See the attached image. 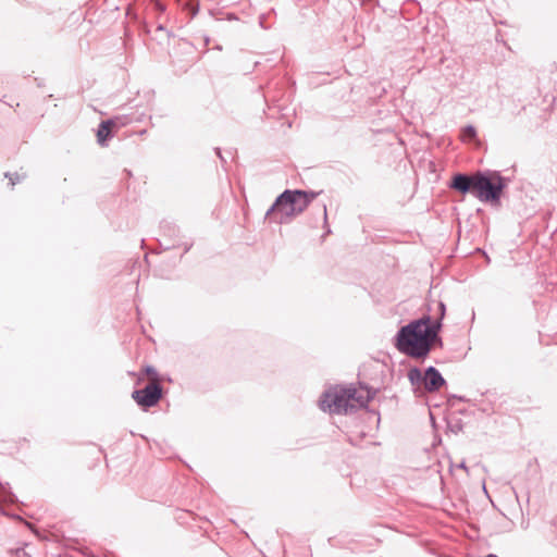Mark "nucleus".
I'll list each match as a JSON object with an SVG mask.
<instances>
[{
	"label": "nucleus",
	"instance_id": "nucleus-12",
	"mask_svg": "<svg viewBox=\"0 0 557 557\" xmlns=\"http://www.w3.org/2000/svg\"><path fill=\"white\" fill-rule=\"evenodd\" d=\"M462 137L465 139H472L475 137V129L471 126L466 127L462 132Z\"/></svg>",
	"mask_w": 557,
	"mask_h": 557
},
{
	"label": "nucleus",
	"instance_id": "nucleus-2",
	"mask_svg": "<svg viewBox=\"0 0 557 557\" xmlns=\"http://www.w3.org/2000/svg\"><path fill=\"white\" fill-rule=\"evenodd\" d=\"M450 186L462 194L470 191L481 201L497 202L505 187V182L496 173L488 176L481 173L472 176L458 174L454 176Z\"/></svg>",
	"mask_w": 557,
	"mask_h": 557
},
{
	"label": "nucleus",
	"instance_id": "nucleus-6",
	"mask_svg": "<svg viewBox=\"0 0 557 557\" xmlns=\"http://www.w3.org/2000/svg\"><path fill=\"white\" fill-rule=\"evenodd\" d=\"M374 392L363 384H359L350 389V407H366L367 404L372 399Z\"/></svg>",
	"mask_w": 557,
	"mask_h": 557
},
{
	"label": "nucleus",
	"instance_id": "nucleus-16",
	"mask_svg": "<svg viewBox=\"0 0 557 557\" xmlns=\"http://www.w3.org/2000/svg\"><path fill=\"white\" fill-rule=\"evenodd\" d=\"M486 557H497V556H496V555H494V554H490V555H487Z\"/></svg>",
	"mask_w": 557,
	"mask_h": 557
},
{
	"label": "nucleus",
	"instance_id": "nucleus-8",
	"mask_svg": "<svg viewBox=\"0 0 557 557\" xmlns=\"http://www.w3.org/2000/svg\"><path fill=\"white\" fill-rule=\"evenodd\" d=\"M121 121L120 117L102 121L98 127L97 139L101 146H106L107 139L111 136L112 127Z\"/></svg>",
	"mask_w": 557,
	"mask_h": 557
},
{
	"label": "nucleus",
	"instance_id": "nucleus-3",
	"mask_svg": "<svg viewBox=\"0 0 557 557\" xmlns=\"http://www.w3.org/2000/svg\"><path fill=\"white\" fill-rule=\"evenodd\" d=\"M315 196V193L286 189L267 210L265 219L278 224L288 223L293 218L304 212Z\"/></svg>",
	"mask_w": 557,
	"mask_h": 557
},
{
	"label": "nucleus",
	"instance_id": "nucleus-14",
	"mask_svg": "<svg viewBox=\"0 0 557 557\" xmlns=\"http://www.w3.org/2000/svg\"><path fill=\"white\" fill-rule=\"evenodd\" d=\"M156 7H157V8H158V10H160V11H164V10H165L164 5H163V4H161L160 2H157V3H156Z\"/></svg>",
	"mask_w": 557,
	"mask_h": 557
},
{
	"label": "nucleus",
	"instance_id": "nucleus-1",
	"mask_svg": "<svg viewBox=\"0 0 557 557\" xmlns=\"http://www.w3.org/2000/svg\"><path fill=\"white\" fill-rule=\"evenodd\" d=\"M445 315V305L433 301L421 319L403 326L396 337L397 349L412 358H425L440 342L438 332Z\"/></svg>",
	"mask_w": 557,
	"mask_h": 557
},
{
	"label": "nucleus",
	"instance_id": "nucleus-10",
	"mask_svg": "<svg viewBox=\"0 0 557 557\" xmlns=\"http://www.w3.org/2000/svg\"><path fill=\"white\" fill-rule=\"evenodd\" d=\"M423 376L424 373H422L419 369L413 368L408 371V379L410 383L417 387H420L423 385Z\"/></svg>",
	"mask_w": 557,
	"mask_h": 557
},
{
	"label": "nucleus",
	"instance_id": "nucleus-4",
	"mask_svg": "<svg viewBox=\"0 0 557 557\" xmlns=\"http://www.w3.org/2000/svg\"><path fill=\"white\" fill-rule=\"evenodd\" d=\"M322 411L335 414H345L348 410V387L335 385L326 388L319 399Z\"/></svg>",
	"mask_w": 557,
	"mask_h": 557
},
{
	"label": "nucleus",
	"instance_id": "nucleus-11",
	"mask_svg": "<svg viewBox=\"0 0 557 557\" xmlns=\"http://www.w3.org/2000/svg\"><path fill=\"white\" fill-rule=\"evenodd\" d=\"M4 176L10 180V183H11L12 186H14L16 183L21 182L24 178V176H21L17 173H13L12 174V173H9V172H7L4 174Z\"/></svg>",
	"mask_w": 557,
	"mask_h": 557
},
{
	"label": "nucleus",
	"instance_id": "nucleus-13",
	"mask_svg": "<svg viewBox=\"0 0 557 557\" xmlns=\"http://www.w3.org/2000/svg\"><path fill=\"white\" fill-rule=\"evenodd\" d=\"M146 372H147L148 374H156V371H154V369H153L152 367H147V368H146Z\"/></svg>",
	"mask_w": 557,
	"mask_h": 557
},
{
	"label": "nucleus",
	"instance_id": "nucleus-5",
	"mask_svg": "<svg viewBox=\"0 0 557 557\" xmlns=\"http://www.w3.org/2000/svg\"><path fill=\"white\" fill-rule=\"evenodd\" d=\"M133 399L141 407H152L162 397V389L158 383H150L141 389H136L132 394Z\"/></svg>",
	"mask_w": 557,
	"mask_h": 557
},
{
	"label": "nucleus",
	"instance_id": "nucleus-15",
	"mask_svg": "<svg viewBox=\"0 0 557 557\" xmlns=\"http://www.w3.org/2000/svg\"><path fill=\"white\" fill-rule=\"evenodd\" d=\"M460 468L465 469L466 471L468 470V469H467V467H466V465H465L463 462H462V463H460Z\"/></svg>",
	"mask_w": 557,
	"mask_h": 557
},
{
	"label": "nucleus",
	"instance_id": "nucleus-9",
	"mask_svg": "<svg viewBox=\"0 0 557 557\" xmlns=\"http://www.w3.org/2000/svg\"><path fill=\"white\" fill-rule=\"evenodd\" d=\"M16 502V496L12 493L8 484L0 483V504H13Z\"/></svg>",
	"mask_w": 557,
	"mask_h": 557
},
{
	"label": "nucleus",
	"instance_id": "nucleus-7",
	"mask_svg": "<svg viewBox=\"0 0 557 557\" xmlns=\"http://www.w3.org/2000/svg\"><path fill=\"white\" fill-rule=\"evenodd\" d=\"M444 384L445 380L435 368L430 367L426 369L423 376V387L426 392H437Z\"/></svg>",
	"mask_w": 557,
	"mask_h": 557
}]
</instances>
